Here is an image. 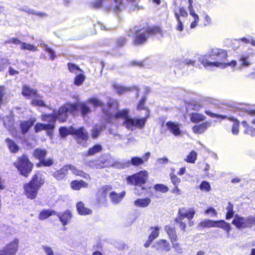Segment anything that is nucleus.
Listing matches in <instances>:
<instances>
[{
	"mask_svg": "<svg viewBox=\"0 0 255 255\" xmlns=\"http://www.w3.org/2000/svg\"><path fill=\"white\" fill-rule=\"evenodd\" d=\"M160 29L158 27H154L141 32L137 35L135 39L134 43L136 44H140L144 43L149 34H155L160 32Z\"/></svg>",
	"mask_w": 255,
	"mask_h": 255,
	"instance_id": "9",
	"label": "nucleus"
},
{
	"mask_svg": "<svg viewBox=\"0 0 255 255\" xmlns=\"http://www.w3.org/2000/svg\"><path fill=\"white\" fill-rule=\"evenodd\" d=\"M109 110L107 111V115L109 116V121L113 122L114 120L122 119L124 120V125L128 128L133 130L135 128H142L146 122V119L149 117V111L147 109H144L146 117L138 119H132L129 117L128 111L124 110L114 112V110L118 108V103L116 101L110 100L108 103Z\"/></svg>",
	"mask_w": 255,
	"mask_h": 255,
	"instance_id": "1",
	"label": "nucleus"
},
{
	"mask_svg": "<svg viewBox=\"0 0 255 255\" xmlns=\"http://www.w3.org/2000/svg\"><path fill=\"white\" fill-rule=\"evenodd\" d=\"M5 142L10 152L16 153L19 150V146L13 141L10 140L9 138H6Z\"/></svg>",
	"mask_w": 255,
	"mask_h": 255,
	"instance_id": "29",
	"label": "nucleus"
},
{
	"mask_svg": "<svg viewBox=\"0 0 255 255\" xmlns=\"http://www.w3.org/2000/svg\"><path fill=\"white\" fill-rule=\"evenodd\" d=\"M230 120L233 121L234 122V123L232 126V131L234 134H237L239 133V123L237 120H235L233 118H229Z\"/></svg>",
	"mask_w": 255,
	"mask_h": 255,
	"instance_id": "46",
	"label": "nucleus"
},
{
	"mask_svg": "<svg viewBox=\"0 0 255 255\" xmlns=\"http://www.w3.org/2000/svg\"><path fill=\"white\" fill-rule=\"evenodd\" d=\"M88 102L95 107H101L103 104L101 101L95 97L89 99Z\"/></svg>",
	"mask_w": 255,
	"mask_h": 255,
	"instance_id": "42",
	"label": "nucleus"
},
{
	"mask_svg": "<svg viewBox=\"0 0 255 255\" xmlns=\"http://www.w3.org/2000/svg\"><path fill=\"white\" fill-rule=\"evenodd\" d=\"M190 119L192 122L196 123L204 121L206 117L200 113H193L190 115Z\"/></svg>",
	"mask_w": 255,
	"mask_h": 255,
	"instance_id": "26",
	"label": "nucleus"
},
{
	"mask_svg": "<svg viewBox=\"0 0 255 255\" xmlns=\"http://www.w3.org/2000/svg\"><path fill=\"white\" fill-rule=\"evenodd\" d=\"M70 185L71 188L76 190H78L82 188H87L88 187V184L83 180L73 181Z\"/></svg>",
	"mask_w": 255,
	"mask_h": 255,
	"instance_id": "24",
	"label": "nucleus"
},
{
	"mask_svg": "<svg viewBox=\"0 0 255 255\" xmlns=\"http://www.w3.org/2000/svg\"><path fill=\"white\" fill-rule=\"evenodd\" d=\"M197 159V153L194 151H192L188 155H187L185 161L191 163H194Z\"/></svg>",
	"mask_w": 255,
	"mask_h": 255,
	"instance_id": "37",
	"label": "nucleus"
},
{
	"mask_svg": "<svg viewBox=\"0 0 255 255\" xmlns=\"http://www.w3.org/2000/svg\"><path fill=\"white\" fill-rule=\"evenodd\" d=\"M59 218L63 225L68 224L72 217L71 212L69 210L66 211L62 215H58Z\"/></svg>",
	"mask_w": 255,
	"mask_h": 255,
	"instance_id": "25",
	"label": "nucleus"
},
{
	"mask_svg": "<svg viewBox=\"0 0 255 255\" xmlns=\"http://www.w3.org/2000/svg\"><path fill=\"white\" fill-rule=\"evenodd\" d=\"M108 0H96L94 2L92 3V6L93 8H98L100 7L103 3L105 4V2Z\"/></svg>",
	"mask_w": 255,
	"mask_h": 255,
	"instance_id": "54",
	"label": "nucleus"
},
{
	"mask_svg": "<svg viewBox=\"0 0 255 255\" xmlns=\"http://www.w3.org/2000/svg\"><path fill=\"white\" fill-rule=\"evenodd\" d=\"M129 164V161L125 163L119 161H116L113 164L112 166L117 168H124L128 166Z\"/></svg>",
	"mask_w": 255,
	"mask_h": 255,
	"instance_id": "50",
	"label": "nucleus"
},
{
	"mask_svg": "<svg viewBox=\"0 0 255 255\" xmlns=\"http://www.w3.org/2000/svg\"><path fill=\"white\" fill-rule=\"evenodd\" d=\"M170 177L171 182L174 185V186H178L179 184L181 182L180 178L173 173H171L170 174Z\"/></svg>",
	"mask_w": 255,
	"mask_h": 255,
	"instance_id": "48",
	"label": "nucleus"
},
{
	"mask_svg": "<svg viewBox=\"0 0 255 255\" xmlns=\"http://www.w3.org/2000/svg\"><path fill=\"white\" fill-rule=\"evenodd\" d=\"M240 61L242 62L241 65L242 66H248L250 65V62L248 61V57H242Z\"/></svg>",
	"mask_w": 255,
	"mask_h": 255,
	"instance_id": "60",
	"label": "nucleus"
},
{
	"mask_svg": "<svg viewBox=\"0 0 255 255\" xmlns=\"http://www.w3.org/2000/svg\"><path fill=\"white\" fill-rule=\"evenodd\" d=\"M19 240L14 239L12 241L7 244L1 250L11 255H15L18 248Z\"/></svg>",
	"mask_w": 255,
	"mask_h": 255,
	"instance_id": "13",
	"label": "nucleus"
},
{
	"mask_svg": "<svg viewBox=\"0 0 255 255\" xmlns=\"http://www.w3.org/2000/svg\"><path fill=\"white\" fill-rule=\"evenodd\" d=\"M74 128L71 127L69 128L61 127L59 128V133L60 136L65 137L69 134H73L74 130Z\"/></svg>",
	"mask_w": 255,
	"mask_h": 255,
	"instance_id": "27",
	"label": "nucleus"
},
{
	"mask_svg": "<svg viewBox=\"0 0 255 255\" xmlns=\"http://www.w3.org/2000/svg\"><path fill=\"white\" fill-rule=\"evenodd\" d=\"M36 122L35 118H31L28 121H22L20 122V127L22 133H26L30 128H31L34 123Z\"/></svg>",
	"mask_w": 255,
	"mask_h": 255,
	"instance_id": "17",
	"label": "nucleus"
},
{
	"mask_svg": "<svg viewBox=\"0 0 255 255\" xmlns=\"http://www.w3.org/2000/svg\"><path fill=\"white\" fill-rule=\"evenodd\" d=\"M85 79V76L83 74H79L74 79V84L77 86L81 85Z\"/></svg>",
	"mask_w": 255,
	"mask_h": 255,
	"instance_id": "44",
	"label": "nucleus"
},
{
	"mask_svg": "<svg viewBox=\"0 0 255 255\" xmlns=\"http://www.w3.org/2000/svg\"><path fill=\"white\" fill-rule=\"evenodd\" d=\"M56 212L51 210H43L39 214L38 218L39 220H43L50 216L54 215Z\"/></svg>",
	"mask_w": 255,
	"mask_h": 255,
	"instance_id": "28",
	"label": "nucleus"
},
{
	"mask_svg": "<svg viewBox=\"0 0 255 255\" xmlns=\"http://www.w3.org/2000/svg\"><path fill=\"white\" fill-rule=\"evenodd\" d=\"M77 109L81 110L83 116L85 117L91 112L90 108L85 103H79L78 104H66L62 106L58 110L57 114L52 115L60 122H65L69 114L76 111Z\"/></svg>",
	"mask_w": 255,
	"mask_h": 255,
	"instance_id": "3",
	"label": "nucleus"
},
{
	"mask_svg": "<svg viewBox=\"0 0 255 255\" xmlns=\"http://www.w3.org/2000/svg\"><path fill=\"white\" fill-rule=\"evenodd\" d=\"M222 229L225 230L227 233H229L231 230V226L230 224L225 221V222L223 223V226Z\"/></svg>",
	"mask_w": 255,
	"mask_h": 255,
	"instance_id": "62",
	"label": "nucleus"
},
{
	"mask_svg": "<svg viewBox=\"0 0 255 255\" xmlns=\"http://www.w3.org/2000/svg\"><path fill=\"white\" fill-rule=\"evenodd\" d=\"M151 202V199L149 197L138 198L134 201L133 205L136 207L144 208L147 207Z\"/></svg>",
	"mask_w": 255,
	"mask_h": 255,
	"instance_id": "19",
	"label": "nucleus"
},
{
	"mask_svg": "<svg viewBox=\"0 0 255 255\" xmlns=\"http://www.w3.org/2000/svg\"><path fill=\"white\" fill-rule=\"evenodd\" d=\"M33 100L31 101V103L34 106H44L45 104L44 101L42 100L40 97L38 95V97H33Z\"/></svg>",
	"mask_w": 255,
	"mask_h": 255,
	"instance_id": "40",
	"label": "nucleus"
},
{
	"mask_svg": "<svg viewBox=\"0 0 255 255\" xmlns=\"http://www.w3.org/2000/svg\"><path fill=\"white\" fill-rule=\"evenodd\" d=\"M21 50H27L31 51H35L37 50V47L33 45L25 42H22L20 46Z\"/></svg>",
	"mask_w": 255,
	"mask_h": 255,
	"instance_id": "36",
	"label": "nucleus"
},
{
	"mask_svg": "<svg viewBox=\"0 0 255 255\" xmlns=\"http://www.w3.org/2000/svg\"><path fill=\"white\" fill-rule=\"evenodd\" d=\"M228 54L226 50L215 48L212 49L209 56H202L199 58V60L207 69L213 67L222 68H225L228 66L235 67L237 64L235 60H232L231 62L228 63L224 62Z\"/></svg>",
	"mask_w": 255,
	"mask_h": 255,
	"instance_id": "2",
	"label": "nucleus"
},
{
	"mask_svg": "<svg viewBox=\"0 0 255 255\" xmlns=\"http://www.w3.org/2000/svg\"><path fill=\"white\" fill-rule=\"evenodd\" d=\"M151 232L148 236V238L150 242H152L159 236L160 228L158 227H154L151 228Z\"/></svg>",
	"mask_w": 255,
	"mask_h": 255,
	"instance_id": "30",
	"label": "nucleus"
},
{
	"mask_svg": "<svg viewBox=\"0 0 255 255\" xmlns=\"http://www.w3.org/2000/svg\"><path fill=\"white\" fill-rule=\"evenodd\" d=\"M179 217L184 219L187 218L189 220V225L192 226L193 225V221L191 220L194 217L195 214V211L193 209H186L185 208L180 209L178 212Z\"/></svg>",
	"mask_w": 255,
	"mask_h": 255,
	"instance_id": "12",
	"label": "nucleus"
},
{
	"mask_svg": "<svg viewBox=\"0 0 255 255\" xmlns=\"http://www.w3.org/2000/svg\"><path fill=\"white\" fill-rule=\"evenodd\" d=\"M167 129L175 136L182 135V132L180 129L181 125L178 123L169 121L166 123Z\"/></svg>",
	"mask_w": 255,
	"mask_h": 255,
	"instance_id": "15",
	"label": "nucleus"
},
{
	"mask_svg": "<svg viewBox=\"0 0 255 255\" xmlns=\"http://www.w3.org/2000/svg\"><path fill=\"white\" fill-rule=\"evenodd\" d=\"M3 120V125L10 130L14 124V120L12 117L10 118L6 117L5 119L1 118Z\"/></svg>",
	"mask_w": 255,
	"mask_h": 255,
	"instance_id": "34",
	"label": "nucleus"
},
{
	"mask_svg": "<svg viewBox=\"0 0 255 255\" xmlns=\"http://www.w3.org/2000/svg\"><path fill=\"white\" fill-rule=\"evenodd\" d=\"M177 241H174L173 242H171L172 244V247L177 253L181 254L183 253V249L181 244Z\"/></svg>",
	"mask_w": 255,
	"mask_h": 255,
	"instance_id": "35",
	"label": "nucleus"
},
{
	"mask_svg": "<svg viewBox=\"0 0 255 255\" xmlns=\"http://www.w3.org/2000/svg\"><path fill=\"white\" fill-rule=\"evenodd\" d=\"M175 15L176 18L178 22L177 28H176L177 30L178 31H181L183 29V23H182V21H181V20L180 19L179 15L178 13L175 12Z\"/></svg>",
	"mask_w": 255,
	"mask_h": 255,
	"instance_id": "55",
	"label": "nucleus"
},
{
	"mask_svg": "<svg viewBox=\"0 0 255 255\" xmlns=\"http://www.w3.org/2000/svg\"><path fill=\"white\" fill-rule=\"evenodd\" d=\"M153 248L158 251L169 252L171 250L169 242L165 239L158 240L152 245Z\"/></svg>",
	"mask_w": 255,
	"mask_h": 255,
	"instance_id": "10",
	"label": "nucleus"
},
{
	"mask_svg": "<svg viewBox=\"0 0 255 255\" xmlns=\"http://www.w3.org/2000/svg\"><path fill=\"white\" fill-rule=\"evenodd\" d=\"M184 220V219L181 218V217H178L176 221L177 223H178L179 224V227L181 229V230L185 231L186 225L185 222L183 221Z\"/></svg>",
	"mask_w": 255,
	"mask_h": 255,
	"instance_id": "51",
	"label": "nucleus"
},
{
	"mask_svg": "<svg viewBox=\"0 0 255 255\" xmlns=\"http://www.w3.org/2000/svg\"><path fill=\"white\" fill-rule=\"evenodd\" d=\"M248 221L249 227L252 226L253 225H255V217L251 216L248 217Z\"/></svg>",
	"mask_w": 255,
	"mask_h": 255,
	"instance_id": "64",
	"label": "nucleus"
},
{
	"mask_svg": "<svg viewBox=\"0 0 255 255\" xmlns=\"http://www.w3.org/2000/svg\"><path fill=\"white\" fill-rule=\"evenodd\" d=\"M205 214L207 215H211L212 216H216L217 214L216 210L212 207L209 208L205 211Z\"/></svg>",
	"mask_w": 255,
	"mask_h": 255,
	"instance_id": "58",
	"label": "nucleus"
},
{
	"mask_svg": "<svg viewBox=\"0 0 255 255\" xmlns=\"http://www.w3.org/2000/svg\"><path fill=\"white\" fill-rule=\"evenodd\" d=\"M77 210L79 214L81 215H87L92 214V210L85 207L84 204L82 202H79L76 205Z\"/></svg>",
	"mask_w": 255,
	"mask_h": 255,
	"instance_id": "21",
	"label": "nucleus"
},
{
	"mask_svg": "<svg viewBox=\"0 0 255 255\" xmlns=\"http://www.w3.org/2000/svg\"><path fill=\"white\" fill-rule=\"evenodd\" d=\"M69 170H71L74 174L77 176L82 177L86 179H91L89 174L82 170L77 169L76 167L71 165H67L63 166L60 170L54 172L53 173V175L57 179L61 180L66 176Z\"/></svg>",
	"mask_w": 255,
	"mask_h": 255,
	"instance_id": "5",
	"label": "nucleus"
},
{
	"mask_svg": "<svg viewBox=\"0 0 255 255\" xmlns=\"http://www.w3.org/2000/svg\"><path fill=\"white\" fill-rule=\"evenodd\" d=\"M205 113L206 115H208L209 116L212 117V118H215V117H221L222 118H227V117H223L222 116H219L217 114H215L213 113L212 112H211L210 110H205Z\"/></svg>",
	"mask_w": 255,
	"mask_h": 255,
	"instance_id": "59",
	"label": "nucleus"
},
{
	"mask_svg": "<svg viewBox=\"0 0 255 255\" xmlns=\"http://www.w3.org/2000/svg\"><path fill=\"white\" fill-rule=\"evenodd\" d=\"M232 224L237 228L249 227L248 218H244L238 215H236L232 221Z\"/></svg>",
	"mask_w": 255,
	"mask_h": 255,
	"instance_id": "16",
	"label": "nucleus"
},
{
	"mask_svg": "<svg viewBox=\"0 0 255 255\" xmlns=\"http://www.w3.org/2000/svg\"><path fill=\"white\" fill-rule=\"evenodd\" d=\"M68 67L69 71L71 72L77 73L78 71H81V70L76 65L73 64L69 63Z\"/></svg>",
	"mask_w": 255,
	"mask_h": 255,
	"instance_id": "53",
	"label": "nucleus"
},
{
	"mask_svg": "<svg viewBox=\"0 0 255 255\" xmlns=\"http://www.w3.org/2000/svg\"><path fill=\"white\" fill-rule=\"evenodd\" d=\"M14 164L21 174L26 177L31 172L33 168V164L29 161L28 157L24 155L19 157Z\"/></svg>",
	"mask_w": 255,
	"mask_h": 255,
	"instance_id": "7",
	"label": "nucleus"
},
{
	"mask_svg": "<svg viewBox=\"0 0 255 255\" xmlns=\"http://www.w3.org/2000/svg\"><path fill=\"white\" fill-rule=\"evenodd\" d=\"M102 146L100 145H95L92 148L89 149L88 154L89 155H94L95 154L100 152L102 150Z\"/></svg>",
	"mask_w": 255,
	"mask_h": 255,
	"instance_id": "41",
	"label": "nucleus"
},
{
	"mask_svg": "<svg viewBox=\"0 0 255 255\" xmlns=\"http://www.w3.org/2000/svg\"><path fill=\"white\" fill-rule=\"evenodd\" d=\"M217 104L218 101L216 100L211 98H206L203 100L202 105L198 103H193L192 104L191 106H192V108L194 110L199 111L203 107H206L210 105L215 106Z\"/></svg>",
	"mask_w": 255,
	"mask_h": 255,
	"instance_id": "14",
	"label": "nucleus"
},
{
	"mask_svg": "<svg viewBox=\"0 0 255 255\" xmlns=\"http://www.w3.org/2000/svg\"><path fill=\"white\" fill-rule=\"evenodd\" d=\"M47 153V151L45 149L37 148L33 152V156L41 160Z\"/></svg>",
	"mask_w": 255,
	"mask_h": 255,
	"instance_id": "31",
	"label": "nucleus"
},
{
	"mask_svg": "<svg viewBox=\"0 0 255 255\" xmlns=\"http://www.w3.org/2000/svg\"><path fill=\"white\" fill-rule=\"evenodd\" d=\"M43 45L45 47V50L49 54L50 57L51 59H53L55 58L54 52L52 49L48 47L47 45L43 44Z\"/></svg>",
	"mask_w": 255,
	"mask_h": 255,
	"instance_id": "61",
	"label": "nucleus"
},
{
	"mask_svg": "<svg viewBox=\"0 0 255 255\" xmlns=\"http://www.w3.org/2000/svg\"><path fill=\"white\" fill-rule=\"evenodd\" d=\"M168 161V159L165 157L159 158L157 160V162L159 164H166L167 163Z\"/></svg>",
	"mask_w": 255,
	"mask_h": 255,
	"instance_id": "63",
	"label": "nucleus"
},
{
	"mask_svg": "<svg viewBox=\"0 0 255 255\" xmlns=\"http://www.w3.org/2000/svg\"><path fill=\"white\" fill-rule=\"evenodd\" d=\"M148 174L146 171H141L127 178L128 183L131 184H134L136 186L135 194L140 195L143 192L139 191L138 188L140 187V184H144L147 179Z\"/></svg>",
	"mask_w": 255,
	"mask_h": 255,
	"instance_id": "6",
	"label": "nucleus"
},
{
	"mask_svg": "<svg viewBox=\"0 0 255 255\" xmlns=\"http://www.w3.org/2000/svg\"><path fill=\"white\" fill-rule=\"evenodd\" d=\"M42 120L44 121H47L49 123L44 124L37 123L34 126V130L36 132H39L42 130L52 129L54 128V122L55 118L51 115H44L42 116Z\"/></svg>",
	"mask_w": 255,
	"mask_h": 255,
	"instance_id": "8",
	"label": "nucleus"
},
{
	"mask_svg": "<svg viewBox=\"0 0 255 255\" xmlns=\"http://www.w3.org/2000/svg\"><path fill=\"white\" fill-rule=\"evenodd\" d=\"M113 87L116 90L117 93L120 95L123 94L129 90L128 88L123 87L121 84L117 83H114L113 85Z\"/></svg>",
	"mask_w": 255,
	"mask_h": 255,
	"instance_id": "33",
	"label": "nucleus"
},
{
	"mask_svg": "<svg viewBox=\"0 0 255 255\" xmlns=\"http://www.w3.org/2000/svg\"><path fill=\"white\" fill-rule=\"evenodd\" d=\"M226 210L227 211L226 219H230L232 218L234 215L233 205L231 203H229Z\"/></svg>",
	"mask_w": 255,
	"mask_h": 255,
	"instance_id": "43",
	"label": "nucleus"
},
{
	"mask_svg": "<svg viewBox=\"0 0 255 255\" xmlns=\"http://www.w3.org/2000/svg\"><path fill=\"white\" fill-rule=\"evenodd\" d=\"M131 163L134 166H138L143 163V159L138 157H133L131 159Z\"/></svg>",
	"mask_w": 255,
	"mask_h": 255,
	"instance_id": "49",
	"label": "nucleus"
},
{
	"mask_svg": "<svg viewBox=\"0 0 255 255\" xmlns=\"http://www.w3.org/2000/svg\"><path fill=\"white\" fill-rule=\"evenodd\" d=\"M22 94L27 98H30L31 97H38V94L36 90L33 89L30 87L26 85H24L22 87Z\"/></svg>",
	"mask_w": 255,
	"mask_h": 255,
	"instance_id": "18",
	"label": "nucleus"
},
{
	"mask_svg": "<svg viewBox=\"0 0 255 255\" xmlns=\"http://www.w3.org/2000/svg\"><path fill=\"white\" fill-rule=\"evenodd\" d=\"M102 129V127L98 128L96 127L94 128L93 129L92 133V136L93 138H96L98 136L99 133L100 131Z\"/></svg>",
	"mask_w": 255,
	"mask_h": 255,
	"instance_id": "56",
	"label": "nucleus"
},
{
	"mask_svg": "<svg viewBox=\"0 0 255 255\" xmlns=\"http://www.w3.org/2000/svg\"><path fill=\"white\" fill-rule=\"evenodd\" d=\"M125 195V191H123L120 193H117L115 192H112L110 194V197L113 203L117 204L122 201Z\"/></svg>",
	"mask_w": 255,
	"mask_h": 255,
	"instance_id": "22",
	"label": "nucleus"
},
{
	"mask_svg": "<svg viewBox=\"0 0 255 255\" xmlns=\"http://www.w3.org/2000/svg\"><path fill=\"white\" fill-rule=\"evenodd\" d=\"M210 126V122H205L200 125L194 126L192 128V130L194 133L200 134L204 132Z\"/></svg>",
	"mask_w": 255,
	"mask_h": 255,
	"instance_id": "20",
	"label": "nucleus"
},
{
	"mask_svg": "<svg viewBox=\"0 0 255 255\" xmlns=\"http://www.w3.org/2000/svg\"><path fill=\"white\" fill-rule=\"evenodd\" d=\"M243 125L246 127H247V128L245 130V132L248 134H250L252 136H255V128L248 126L246 122H242Z\"/></svg>",
	"mask_w": 255,
	"mask_h": 255,
	"instance_id": "45",
	"label": "nucleus"
},
{
	"mask_svg": "<svg viewBox=\"0 0 255 255\" xmlns=\"http://www.w3.org/2000/svg\"><path fill=\"white\" fill-rule=\"evenodd\" d=\"M44 183V178L40 173H36L33 176L32 179L29 182L23 185V194L26 198L34 199L37 195L40 188Z\"/></svg>",
	"mask_w": 255,
	"mask_h": 255,
	"instance_id": "4",
	"label": "nucleus"
},
{
	"mask_svg": "<svg viewBox=\"0 0 255 255\" xmlns=\"http://www.w3.org/2000/svg\"><path fill=\"white\" fill-rule=\"evenodd\" d=\"M154 189L155 190L158 192H160L163 193L167 192L169 188L166 185L162 184H157L154 186Z\"/></svg>",
	"mask_w": 255,
	"mask_h": 255,
	"instance_id": "38",
	"label": "nucleus"
},
{
	"mask_svg": "<svg viewBox=\"0 0 255 255\" xmlns=\"http://www.w3.org/2000/svg\"><path fill=\"white\" fill-rule=\"evenodd\" d=\"M74 133L76 138L77 141L79 144H84V141H86L89 138L87 131L83 128L79 129L74 128Z\"/></svg>",
	"mask_w": 255,
	"mask_h": 255,
	"instance_id": "11",
	"label": "nucleus"
},
{
	"mask_svg": "<svg viewBox=\"0 0 255 255\" xmlns=\"http://www.w3.org/2000/svg\"><path fill=\"white\" fill-rule=\"evenodd\" d=\"M89 166L93 168H101L104 167L103 165L99 163L98 161H90L89 162Z\"/></svg>",
	"mask_w": 255,
	"mask_h": 255,
	"instance_id": "52",
	"label": "nucleus"
},
{
	"mask_svg": "<svg viewBox=\"0 0 255 255\" xmlns=\"http://www.w3.org/2000/svg\"><path fill=\"white\" fill-rule=\"evenodd\" d=\"M42 248L47 255H54L53 251L50 247L44 246Z\"/></svg>",
	"mask_w": 255,
	"mask_h": 255,
	"instance_id": "57",
	"label": "nucleus"
},
{
	"mask_svg": "<svg viewBox=\"0 0 255 255\" xmlns=\"http://www.w3.org/2000/svg\"><path fill=\"white\" fill-rule=\"evenodd\" d=\"M53 163V161L52 158L45 159L43 158L39 163L36 164V166L38 167H40L41 165L44 166H50L52 165Z\"/></svg>",
	"mask_w": 255,
	"mask_h": 255,
	"instance_id": "39",
	"label": "nucleus"
},
{
	"mask_svg": "<svg viewBox=\"0 0 255 255\" xmlns=\"http://www.w3.org/2000/svg\"><path fill=\"white\" fill-rule=\"evenodd\" d=\"M165 230L168 235L170 242L178 240L175 228L171 227L169 226H166L165 227Z\"/></svg>",
	"mask_w": 255,
	"mask_h": 255,
	"instance_id": "23",
	"label": "nucleus"
},
{
	"mask_svg": "<svg viewBox=\"0 0 255 255\" xmlns=\"http://www.w3.org/2000/svg\"><path fill=\"white\" fill-rule=\"evenodd\" d=\"M215 227V221L211 220H205L200 222L198 225V227L201 228H211Z\"/></svg>",
	"mask_w": 255,
	"mask_h": 255,
	"instance_id": "32",
	"label": "nucleus"
},
{
	"mask_svg": "<svg viewBox=\"0 0 255 255\" xmlns=\"http://www.w3.org/2000/svg\"><path fill=\"white\" fill-rule=\"evenodd\" d=\"M200 189L204 192H209L211 188L209 182L202 181L200 185Z\"/></svg>",
	"mask_w": 255,
	"mask_h": 255,
	"instance_id": "47",
	"label": "nucleus"
}]
</instances>
